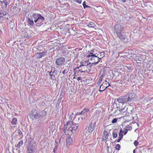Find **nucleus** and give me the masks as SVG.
Here are the masks:
<instances>
[{
  "mask_svg": "<svg viewBox=\"0 0 153 153\" xmlns=\"http://www.w3.org/2000/svg\"><path fill=\"white\" fill-rule=\"evenodd\" d=\"M45 20V18L40 14L34 13L30 16V17L28 18V22L30 25L32 26L34 25V21L36 26L38 25V26H40L43 24Z\"/></svg>",
  "mask_w": 153,
  "mask_h": 153,
  "instance_id": "1",
  "label": "nucleus"
},
{
  "mask_svg": "<svg viewBox=\"0 0 153 153\" xmlns=\"http://www.w3.org/2000/svg\"><path fill=\"white\" fill-rule=\"evenodd\" d=\"M133 97V94L129 93L125 95L124 96L118 97L117 100L119 103L124 104L128 102L131 101Z\"/></svg>",
  "mask_w": 153,
  "mask_h": 153,
  "instance_id": "2",
  "label": "nucleus"
},
{
  "mask_svg": "<svg viewBox=\"0 0 153 153\" xmlns=\"http://www.w3.org/2000/svg\"><path fill=\"white\" fill-rule=\"evenodd\" d=\"M47 112L45 110L36 113L31 112L30 114V117L32 119H39L45 116Z\"/></svg>",
  "mask_w": 153,
  "mask_h": 153,
  "instance_id": "3",
  "label": "nucleus"
},
{
  "mask_svg": "<svg viewBox=\"0 0 153 153\" xmlns=\"http://www.w3.org/2000/svg\"><path fill=\"white\" fill-rule=\"evenodd\" d=\"M89 111V109L87 108H84L81 112H77L76 114V115H80L78 117L79 120H80V123H82L88 116L87 113Z\"/></svg>",
  "mask_w": 153,
  "mask_h": 153,
  "instance_id": "4",
  "label": "nucleus"
},
{
  "mask_svg": "<svg viewBox=\"0 0 153 153\" xmlns=\"http://www.w3.org/2000/svg\"><path fill=\"white\" fill-rule=\"evenodd\" d=\"M96 120H92L88 127V131L89 133H87L85 134V135L86 136L89 135V133L90 132H92L94 130L95 126L96 125Z\"/></svg>",
  "mask_w": 153,
  "mask_h": 153,
  "instance_id": "5",
  "label": "nucleus"
},
{
  "mask_svg": "<svg viewBox=\"0 0 153 153\" xmlns=\"http://www.w3.org/2000/svg\"><path fill=\"white\" fill-rule=\"evenodd\" d=\"M117 35V36L124 42L126 43L128 41V39L126 36L125 32L123 31Z\"/></svg>",
  "mask_w": 153,
  "mask_h": 153,
  "instance_id": "6",
  "label": "nucleus"
},
{
  "mask_svg": "<svg viewBox=\"0 0 153 153\" xmlns=\"http://www.w3.org/2000/svg\"><path fill=\"white\" fill-rule=\"evenodd\" d=\"M98 56H94L93 57H91L89 60L92 64H94L95 65L99 63L100 59V58H99V57Z\"/></svg>",
  "mask_w": 153,
  "mask_h": 153,
  "instance_id": "7",
  "label": "nucleus"
},
{
  "mask_svg": "<svg viewBox=\"0 0 153 153\" xmlns=\"http://www.w3.org/2000/svg\"><path fill=\"white\" fill-rule=\"evenodd\" d=\"M65 62V59L64 58L60 57L57 59L56 62L57 65L61 66L63 65Z\"/></svg>",
  "mask_w": 153,
  "mask_h": 153,
  "instance_id": "8",
  "label": "nucleus"
},
{
  "mask_svg": "<svg viewBox=\"0 0 153 153\" xmlns=\"http://www.w3.org/2000/svg\"><path fill=\"white\" fill-rule=\"evenodd\" d=\"M114 28L117 34L120 33L121 32L123 31L124 30L123 27L119 24L116 25L114 26Z\"/></svg>",
  "mask_w": 153,
  "mask_h": 153,
  "instance_id": "9",
  "label": "nucleus"
},
{
  "mask_svg": "<svg viewBox=\"0 0 153 153\" xmlns=\"http://www.w3.org/2000/svg\"><path fill=\"white\" fill-rule=\"evenodd\" d=\"M71 125L70 128H68V130L71 131V132L74 133L73 131H75L76 130L78 127V124L77 123H75L74 124V122H72V121Z\"/></svg>",
  "mask_w": 153,
  "mask_h": 153,
  "instance_id": "10",
  "label": "nucleus"
},
{
  "mask_svg": "<svg viewBox=\"0 0 153 153\" xmlns=\"http://www.w3.org/2000/svg\"><path fill=\"white\" fill-rule=\"evenodd\" d=\"M88 63L89 64V61H85L81 62H80L81 65L79 67H76V68H75L74 71L76 68H81L82 66H86L87 67L88 65Z\"/></svg>",
  "mask_w": 153,
  "mask_h": 153,
  "instance_id": "11",
  "label": "nucleus"
},
{
  "mask_svg": "<svg viewBox=\"0 0 153 153\" xmlns=\"http://www.w3.org/2000/svg\"><path fill=\"white\" fill-rule=\"evenodd\" d=\"M109 135L108 132L106 131H104L102 137V141H105L108 138Z\"/></svg>",
  "mask_w": 153,
  "mask_h": 153,
  "instance_id": "12",
  "label": "nucleus"
},
{
  "mask_svg": "<svg viewBox=\"0 0 153 153\" xmlns=\"http://www.w3.org/2000/svg\"><path fill=\"white\" fill-rule=\"evenodd\" d=\"M71 122H67L66 123V125H65L64 126L65 128L64 129V133L65 134H66L67 133L66 132V131H68V129H67V128L68 127H69V128L70 127V126L71 125Z\"/></svg>",
  "mask_w": 153,
  "mask_h": 153,
  "instance_id": "13",
  "label": "nucleus"
},
{
  "mask_svg": "<svg viewBox=\"0 0 153 153\" xmlns=\"http://www.w3.org/2000/svg\"><path fill=\"white\" fill-rule=\"evenodd\" d=\"M45 55L46 53L45 52H44L37 53L36 54V56L37 58L38 59L41 58L42 56H44Z\"/></svg>",
  "mask_w": 153,
  "mask_h": 153,
  "instance_id": "14",
  "label": "nucleus"
},
{
  "mask_svg": "<svg viewBox=\"0 0 153 153\" xmlns=\"http://www.w3.org/2000/svg\"><path fill=\"white\" fill-rule=\"evenodd\" d=\"M107 83L105 84L104 83V85L102 84L101 85L100 87V89L99 91L100 92H102L104 91L108 87V86H107Z\"/></svg>",
  "mask_w": 153,
  "mask_h": 153,
  "instance_id": "15",
  "label": "nucleus"
},
{
  "mask_svg": "<svg viewBox=\"0 0 153 153\" xmlns=\"http://www.w3.org/2000/svg\"><path fill=\"white\" fill-rule=\"evenodd\" d=\"M118 130L117 129H114L112 131V136L113 138H116L117 136Z\"/></svg>",
  "mask_w": 153,
  "mask_h": 153,
  "instance_id": "16",
  "label": "nucleus"
},
{
  "mask_svg": "<svg viewBox=\"0 0 153 153\" xmlns=\"http://www.w3.org/2000/svg\"><path fill=\"white\" fill-rule=\"evenodd\" d=\"M72 139L70 137H67L66 140V142L67 144H70L72 142Z\"/></svg>",
  "mask_w": 153,
  "mask_h": 153,
  "instance_id": "17",
  "label": "nucleus"
},
{
  "mask_svg": "<svg viewBox=\"0 0 153 153\" xmlns=\"http://www.w3.org/2000/svg\"><path fill=\"white\" fill-rule=\"evenodd\" d=\"M96 25L94 23L90 22L88 25V26L90 27L94 28L95 27Z\"/></svg>",
  "mask_w": 153,
  "mask_h": 153,
  "instance_id": "18",
  "label": "nucleus"
},
{
  "mask_svg": "<svg viewBox=\"0 0 153 153\" xmlns=\"http://www.w3.org/2000/svg\"><path fill=\"white\" fill-rule=\"evenodd\" d=\"M94 65V64H92L91 62H89V64L88 63V65L87 66L86 68L90 71L91 68L92 67L93 65Z\"/></svg>",
  "mask_w": 153,
  "mask_h": 153,
  "instance_id": "19",
  "label": "nucleus"
},
{
  "mask_svg": "<svg viewBox=\"0 0 153 153\" xmlns=\"http://www.w3.org/2000/svg\"><path fill=\"white\" fill-rule=\"evenodd\" d=\"M128 109L130 110V111H131V114H133L134 112V108L133 107L130 106L129 108Z\"/></svg>",
  "mask_w": 153,
  "mask_h": 153,
  "instance_id": "20",
  "label": "nucleus"
},
{
  "mask_svg": "<svg viewBox=\"0 0 153 153\" xmlns=\"http://www.w3.org/2000/svg\"><path fill=\"white\" fill-rule=\"evenodd\" d=\"M27 153H36V152L32 148H30L27 150Z\"/></svg>",
  "mask_w": 153,
  "mask_h": 153,
  "instance_id": "21",
  "label": "nucleus"
},
{
  "mask_svg": "<svg viewBox=\"0 0 153 153\" xmlns=\"http://www.w3.org/2000/svg\"><path fill=\"white\" fill-rule=\"evenodd\" d=\"M23 144V142L22 140H20L18 143L17 145V147L19 148Z\"/></svg>",
  "mask_w": 153,
  "mask_h": 153,
  "instance_id": "22",
  "label": "nucleus"
},
{
  "mask_svg": "<svg viewBox=\"0 0 153 153\" xmlns=\"http://www.w3.org/2000/svg\"><path fill=\"white\" fill-rule=\"evenodd\" d=\"M93 53V54L95 55V56H98L99 55V54L97 53V50H96L95 49H94L92 51H91Z\"/></svg>",
  "mask_w": 153,
  "mask_h": 153,
  "instance_id": "23",
  "label": "nucleus"
},
{
  "mask_svg": "<svg viewBox=\"0 0 153 153\" xmlns=\"http://www.w3.org/2000/svg\"><path fill=\"white\" fill-rule=\"evenodd\" d=\"M17 121V119L16 118H13V119L12 121L11 122V123L12 125H15V124Z\"/></svg>",
  "mask_w": 153,
  "mask_h": 153,
  "instance_id": "24",
  "label": "nucleus"
},
{
  "mask_svg": "<svg viewBox=\"0 0 153 153\" xmlns=\"http://www.w3.org/2000/svg\"><path fill=\"white\" fill-rule=\"evenodd\" d=\"M123 109H121V110H116L114 112V114L116 115H117L120 114V111H122Z\"/></svg>",
  "mask_w": 153,
  "mask_h": 153,
  "instance_id": "25",
  "label": "nucleus"
},
{
  "mask_svg": "<svg viewBox=\"0 0 153 153\" xmlns=\"http://www.w3.org/2000/svg\"><path fill=\"white\" fill-rule=\"evenodd\" d=\"M136 59H137V61H136L137 63H140L141 61V58L140 57L138 56L136 57Z\"/></svg>",
  "mask_w": 153,
  "mask_h": 153,
  "instance_id": "26",
  "label": "nucleus"
},
{
  "mask_svg": "<svg viewBox=\"0 0 153 153\" xmlns=\"http://www.w3.org/2000/svg\"><path fill=\"white\" fill-rule=\"evenodd\" d=\"M94 56H95L93 54V53L92 52V51H90V54L89 55H88L87 56V57L88 58L90 57H93Z\"/></svg>",
  "mask_w": 153,
  "mask_h": 153,
  "instance_id": "27",
  "label": "nucleus"
},
{
  "mask_svg": "<svg viewBox=\"0 0 153 153\" xmlns=\"http://www.w3.org/2000/svg\"><path fill=\"white\" fill-rule=\"evenodd\" d=\"M82 5L84 9H85L86 8H88L89 7V6L85 4V1L83 2L82 4Z\"/></svg>",
  "mask_w": 153,
  "mask_h": 153,
  "instance_id": "28",
  "label": "nucleus"
},
{
  "mask_svg": "<svg viewBox=\"0 0 153 153\" xmlns=\"http://www.w3.org/2000/svg\"><path fill=\"white\" fill-rule=\"evenodd\" d=\"M120 144H117V145H116L115 146L116 149L119 150L120 148Z\"/></svg>",
  "mask_w": 153,
  "mask_h": 153,
  "instance_id": "29",
  "label": "nucleus"
},
{
  "mask_svg": "<svg viewBox=\"0 0 153 153\" xmlns=\"http://www.w3.org/2000/svg\"><path fill=\"white\" fill-rule=\"evenodd\" d=\"M100 56L99 58H100V59L104 56V53L101 52L100 53Z\"/></svg>",
  "mask_w": 153,
  "mask_h": 153,
  "instance_id": "30",
  "label": "nucleus"
},
{
  "mask_svg": "<svg viewBox=\"0 0 153 153\" xmlns=\"http://www.w3.org/2000/svg\"><path fill=\"white\" fill-rule=\"evenodd\" d=\"M117 120L116 118H115L114 119H113L112 121V123H116L117 121Z\"/></svg>",
  "mask_w": 153,
  "mask_h": 153,
  "instance_id": "31",
  "label": "nucleus"
},
{
  "mask_svg": "<svg viewBox=\"0 0 153 153\" xmlns=\"http://www.w3.org/2000/svg\"><path fill=\"white\" fill-rule=\"evenodd\" d=\"M138 142L137 140H135L134 143V144L135 146H137L138 144Z\"/></svg>",
  "mask_w": 153,
  "mask_h": 153,
  "instance_id": "32",
  "label": "nucleus"
},
{
  "mask_svg": "<svg viewBox=\"0 0 153 153\" xmlns=\"http://www.w3.org/2000/svg\"><path fill=\"white\" fill-rule=\"evenodd\" d=\"M75 1L79 4H81V0H75Z\"/></svg>",
  "mask_w": 153,
  "mask_h": 153,
  "instance_id": "33",
  "label": "nucleus"
},
{
  "mask_svg": "<svg viewBox=\"0 0 153 153\" xmlns=\"http://www.w3.org/2000/svg\"><path fill=\"white\" fill-rule=\"evenodd\" d=\"M57 146H55V148L54 149H53V152L54 153H55V152H56L57 150Z\"/></svg>",
  "mask_w": 153,
  "mask_h": 153,
  "instance_id": "34",
  "label": "nucleus"
},
{
  "mask_svg": "<svg viewBox=\"0 0 153 153\" xmlns=\"http://www.w3.org/2000/svg\"><path fill=\"white\" fill-rule=\"evenodd\" d=\"M18 132L19 135H21L22 133L20 129L18 130Z\"/></svg>",
  "mask_w": 153,
  "mask_h": 153,
  "instance_id": "35",
  "label": "nucleus"
},
{
  "mask_svg": "<svg viewBox=\"0 0 153 153\" xmlns=\"http://www.w3.org/2000/svg\"><path fill=\"white\" fill-rule=\"evenodd\" d=\"M126 129H127V130H128H128L130 131L132 127L131 126H129V127H127V128Z\"/></svg>",
  "mask_w": 153,
  "mask_h": 153,
  "instance_id": "36",
  "label": "nucleus"
},
{
  "mask_svg": "<svg viewBox=\"0 0 153 153\" xmlns=\"http://www.w3.org/2000/svg\"><path fill=\"white\" fill-rule=\"evenodd\" d=\"M122 138L121 137H119L117 141V142L119 143L120 141L122 140Z\"/></svg>",
  "mask_w": 153,
  "mask_h": 153,
  "instance_id": "37",
  "label": "nucleus"
},
{
  "mask_svg": "<svg viewBox=\"0 0 153 153\" xmlns=\"http://www.w3.org/2000/svg\"><path fill=\"white\" fill-rule=\"evenodd\" d=\"M119 137H121L122 138H123V133L121 134V133H119Z\"/></svg>",
  "mask_w": 153,
  "mask_h": 153,
  "instance_id": "38",
  "label": "nucleus"
},
{
  "mask_svg": "<svg viewBox=\"0 0 153 153\" xmlns=\"http://www.w3.org/2000/svg\"><path fill=\"white\" fill-rule=\"evenodd\" d=\"M102 79H101L100 78L99 80H98V82H97V83L98 84H100V83L101 81H102Z\"/></svg>",
  "mask_w": 153,
  "mask_h": 153,
  "instance_id": "39",
  "label": "nucleus"
},
{
  "mask_svg": "<svg viewBox=\"0 0 153 153\" xmlns=\"http://www.w3.org/2000/svg\"><path fill=\"white\" fill-rule=\"evenodd\" d=\"M13 10L14 9V10L15 11H16L17 10V8L16 7V6H14L13 7Z\"/></svg>",
  "mask_w": 153,
  "mask_h": 153,
  "instance_id": "40",
  "label": "nucleus"
},
{
  "mask_svg": "<svg viewBox=\"0 0 153 153\" xmlns=\"http://www.w3.org/2000/svg\"><path fill=\"white\" fill-rule=\"evenodd\" d=\"M128 130H127V129H125V130H124V133L125 134H126L127 132H128Z\"/></svg>",
  "mask_w": 153,
  "mask_h": 153,
  "instance_id": "41",
  "label": "nucleus"
},
{
  "mask_svg": "<svg viewBox=\"0 0 153 153\" xmlns=\"http://www.w3.org/2000/svg\"><path fill=\"white\" fill-rule=\"evenodd\" d=\"M51 72H52V70H51V72L49 73V74H50V76H51V79H52V76H53V74H51Z\"/></svg>",
  "mask_w": 153,
  "mask_h": 153,
  "instance_id": "42",
  "label": "nucleus"
},
{
  "mask_svg": "<svg viewBox=\"0 0 153 153\" xmlns=\"http://www.w3.org/2000/svg\"><path fill=\"white\" fill-rule=\"evenodd\" d=\"M82 79V77H79L77 78V80L78 81H79L80 80H81Z\"/></svg>",
  "mask_w": 153,
  "mask_h": 153,
  "instance_id": "43",
  "label": "nucleus"
},
{
  "mask_svg": "<svg viewBox=\"0 0 153 153\" xmlns=\"http://www.w3.org/2000/svg\"><path fill=\"white\" fill-rule=\"evenodd\" d=\"M66 71V69H65L63 71V72H62V73L64 74H65V71Z\"/></svg>",
  "mask_w": 153,
  "mask_h": 153,
  "instance_id": "44",
  "label": "nucleus"
},
{
  "mask_svg": "<svg viewBox=\"0 0 153 153\" xmlns=\"http://www.w3.org/2000/svg\"><path fill=\"white\" fill-rule=\"evenodd\" d=\"M4 4H5V5L6 6V7L7 5V1H6V2H5V3H4Z\"/></svg>",
  "mask_w": 153,
  "mask_h": 153,
  "instance_id": "45",
  "label": "nucleus"
},
{
  "mask_svg": "<svg viewBox=\"0 0 153 153\" xmlns=\"http://www.w3.org/2000/svg\"><path fill=\"white\" fill-rule=\"evenodd\" d=\"M119 133H121V134L123 133V131L122 129L120 130Z\"/></svg>",
  "mask_w": 153,
  "mask_h": 153,
  "instance_id": "46",
  "label": "nucleus"
},
{
  "mask_svg": "<svg viewBox=\"0 0 153 153\" xmlns=\"http://www.w3.org/2000/svg\"><path fill=\"white\" fill-rule=\"evenodd\" d=\"M133 153H135V149H134V150H133Z\"/></svg>",
  "mask_w": 153,
  "mask_h": 153,
  "instance_id": "47",
  "label": "nucleus"
},
{
  "mask_svg": "<svg viewBox=\"0 0 153 153\" xmlns=\"http://www.w3.org/2000/svg\"><path fill=\"white\" fill-rule=\"evenodd\" d=\"M108 87L110 86V84H109V83H108Z\"/></svg>",
  "mask_w": 153,
  "mask_h": 153,
  "instance_id": "48",
  "label": "nucleus"
},
{
  "mask_svg": "<svg viewBox=\"0 0 153 153\" xmlns=\"http://www.w3.org/2000/svg\"><path fill=\"white\" fill-rule=\"evenodd\" d=\"M76 78H75V76H74V77H73V79H75Z\"/></svg>",
  "mask_w": 153,
  "mask_h": 153,
  "instance_id": "49",
  "label": "nucleus"
},
{
  "mask_svg": "<svg viewBox=\"0 0 153 153\" xmlns=\"http://www.w3.org/2000/svg\"><path fill=\"white\" fill-rule=\"evenodd\" d=\"M54 73H55V71H54L53 72L52 74H53Z\"/></svg>",
  "mask_w": 153,
  "mask_h": 153,
  "instance_id": "50",
  "label": "nucleus"
},
{
  "mask_svg": "<svg viewBox=\"0 0 153 153\" xmlns=\"http://www.w3.org/2000/svg\"><path fill=\"white\" fill-rule=\"evenodd\" d=\"M105 82H107V81L106 80H105Z\"/></svg>",
  "mask_w": 153,
  "mask_h": 153,
  "instance_id": "51",
  "label": "nucleus"
},
{
  "mask_svg": "<svg viewBox=\"0 0 153 153\" xmlns=\"http://www.w3.org/2000/svg\"><path fill=\"white\" fill-rule=\"evenodd\" d=\"M128 108H127L126 110H127Z\"/></svg>",
  "mask_w": 153,
  "mask_h": 153,
  "instance_id": "52",
  "label": "nucleus"
}]
</instances>
